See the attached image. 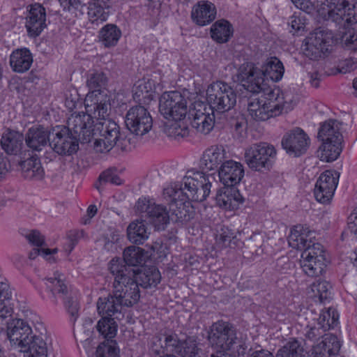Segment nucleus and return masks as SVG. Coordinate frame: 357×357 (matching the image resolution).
Returning <instances> with one entry per match:
<instances>
[{
    "label": "nucleus",
    "mask_w": 357,
    "mask_h": 357,
    "mask_svg": "<svg viewBox=\"0 0 357 357\" xmlns=\"http://www.w3.org/2000/svg\"><path fill=\"white\" fill-rule=\"evenodd\" d=\"M180 183H174L163 190L170 210L177 219L188 221L192 218L190 202H203L211 192L214 177L202 172H188Z\"/></svg>",
    "instance_id": "nucleus-1"
},
{
    "label": "nucleus",
    "mask_w": 357,
    "mask_h": 357,
    "mask_svg": "<svg viewBox=\"0 0 357 357\" xmlns=\"http://www.w3.org/2000/svg\"><path fill=\"white\" fill-rule=\"evenodd\" d=\"M109 270L114 277V295L100 298L97 302L98 312H121L122 306H132L137 303L140 298L139 289L134 281V291L132 288L124 284H132L133 280L126 277L128 271L119 262L118 260H111L109 264Z\"/></svg>",
    "instance_id": "nucleus-2"
},
{
    "label": "nucleus",
    "mask_w": 357,
    "mask_h": 357,
    "mask_svg": "<svg viewBox=\"0 0 357 357\" xmlns=\"http://www.w3.org/2000/svg\"><path fill=\"white\" fill-rule=\"evenodd\" d=\"M7 335L10 343L25 357H47V344L42 337L36 334L30 326L22 319H13L8 322Z\"/></svg>",
    "instance_id": "nucleus-3"
},
{
    "label": "nucleus",
    "mask_w": 357,
    "mask_h": 357,
    "mask_svg": "<svg viewBox=\"0 0 357 357\" xmlns=\"http://www.w3.org/2000/svg\"><path fill=\"white\" fill-rule=\"evenodd\" d=\"M273 98L269 100L255 98L248 104L249 115L255 121H263L271 117L279 116L283 112L291 110L298 102V97L291 91L281 92L279 89L273 90L268 94Z\"/></svg>",
    "instance_id": "nucleus-4"
},
{
    "label": "nucleus",
    "mask_w": 357,
    "mask_h": 357,
    "mask_svg": "<svg viewBox=\"0 0 357 357\" xmlns=\"http://www.w3.org/2000/svg\"><path fill=\"white\" fill-rule=\"evenodd\" d=\"M206 100L210 109L219 112L231 109L236 102V94L229 84L218 81L211 84L206 89Z\"/></svg>",
    "instance_id": "nucleus-5"
},
{
    "label": "nucleus",
    "mask_w": 357,
    "mask_h": 357,
    "mask_svg": "<svg viewBox=\"0 0 357 357\" xmlns=\"http://www.w3.org/2000/svg\"><path fill=\"white\" fill-rule=\"evenodd\" d=\"M94 148L100 153L109 152L120 139V128L112 119L97 122L93 128Z\"/></svg>",
    "instance_id": "nucleus-6"
},
{
    "label": "nucleus",
    "mask_w": 357,
    "mask_h": 357,
    "mask_svg": "<svg viewBox=\"0 0 357 357\" xmlns=\"http://www.w3.org/2000/svg\"><path fill=\"white\" fill-rule=\"evenodd\" d=\"M276 155L275 147L266 142L254 144L245 152V161L248 166L255 171L269 169L272 159Z\"/></svg>",
    "instance_id": "nucleus-7"
},
{
    "label": "nucleus",
    "mask_w": 357,
    "mask_h": 357,
    "mask_svg": "<svg viewBox=\"0 0 357 357\" xmlns=\"http://www.w3.org/2000/svg\"><path fill=\"white\" fill-rule=\"evenodd\" d=\"M159 109L165 119L184 120L188 112V102L179 91L165 92L160 99Z\"/></svg>",
    "instance_id": "nucleus-8"
},
{
    "label": "nucleus",
    "mask_w": 357,
    "mask_h": 357,
    "mask_svg": "<svg viewBox=\"0 0 357 357\" xmlns=\"http://www.w3.org/2000/svg\"><path fill=\"white\" fill-rule=\"evenodd\" d=\"M326 259L322 245L313 243L301 253L300 265L303 271L309 277H318L324 271Z\"/></svg>",
    "instance_id": "nucleus-9"
},
{
    "label": "nucleus",
    "mask_w": 357,
    "mask_h": 357,
    "mask_svg": "<svg viewBox=\"0 0 357 357\" xmlns=\"http://www.w3.org/2000/svg\"><path fill=\"white\" fill-rule=\"evenodd\" d=\"M208 339L211 345L222 354L233 349L236 337L231 324L225 321L214 323L210 328Z\"/></svg>",
    "instance_id": "nucleus-10"
},
{
    "label": "nucleus",
    "mask_w": 357,
    "mask_h": 357,
    "mask_svg": "<svg viewBox=\"0 0 357 357\" xmlns=\"http://www.w3.org/2000/svg\"><path fill=\"white\" fill-rule=\"evenodd\" d=\"M135 209L142 216L148 218L158 230L165 229L169 222V215L167 208L155 204L149 198H139L135 204Z\"/></svg>",
    "instance_id": "nucleus-11"
},
{
    "label": "nucleus",
    "mask_w": 357,
    "mask_h": 357,
    "mask_svg": "<svg viewBox=\"0 0 357 357\" xmlns=\"http://www.w3.org/2000/svg\"><path fill=\"white\" fill-rule=\"evenodd\" d=\"M333 43L332 31L327 29L318 28L306 39L305 54L311 59H317L322 54L328 52Z\"/></svg>",
    "instance_id": "nucleus-12"
},
{
    "label": "nucleus",
    "mask_w": 357,
    "mask_h": 357,
    "mask_svg": "<svg viewBox=\"0 0 357 357\" xmlns=\"http://www.w3.org/2000/svg\"><path fill=\"white\" fill-rule=\"evenodd\" d=\"M86 112L91 120L96 123L109 119V98L104 92L89 91L84 99Z\"/></svg>",
    "instance_id": "nucleus-13"
},
{
    "label": "nucleus",
    "mask_w": 357,
    "mask_h": 357,
    "mask_svg": "<svg viewBox=\"0 0 357 357\" xmlns=\"http://www.w3.org/2000/svg\"><path fill=\"white\" fill-rule=\"evenodd\" d=\"M125 123L131 132L140 136L149 132L153 126L149 112L141 105L132 107L127 112Z\"/></svg>",
    "instance_id": "nucleus-14"
},
{
    "label": "nucleus",
    "mask_w": 357,
    "mask_h": 357,
    "mask_svg": "<svg viewBox=\"0 0 357 357\" xmlns=\"http://www.w3.org/2000/svg\"><path fill=\"white\" fill-rule=\"evenodd\" d=\"M94 120H91L88 112L72 114L68 119L67 127L75 138H78L83 143H88L93 139Z\"/></svg>",
    "instance_id": "nucleus-15"
},
{
    "label": "nucleus",
    "mask_w": 357,
    "mask_h": 357,
    "mask_svg": "<svg viewBox=\"0 0 357 357\" xmlns=\"http://www.w3.org/2000/svg\"><path fill=\"white\" fill-rule=\"evenodd\" d=\"M310 142V138L303 129L295 128L284 135L281 144L289 155L299 157L307 152Z\"/></svg>",
    "instance_id": "nucleus-16"
},
{
    "label": "nucleus",
    "mask_w": 357,
    "mask_h": 357,
    "mask_svg": "<svg viewBox=\"0 0 357 357\" xmlns=\"http://www.w3.org/2000/svg\"><path fill=\"white\" fill-rule=\"evenodd\" d=\"M340 174L335 170H326L319 176L314 189L316 200L329 204L338 184Z\"/></svg>",
    "instance_id": "nucleus-17"
},
{
    "label": "nucleus",
    "mask_w": 357,
    "mask_h": 357,
    "mask_svg": "<svg viewBox=\"0 0 357 357\" xmlns=\"http://www.w3.org/2000/svg\"><path fill=\"white\" fill-rule=\"evenodd\" d=\"M117 260L119 264L128 271L126 273V277L131 278L133 282L135 281L137 284L138 288L139 285L144 288L155 287L160 282L161 275L156 267H144L140 271L137 272L134 269L126 268L119 259ZM124 284L129 287H130L132 288V291H134V282L132 284H128L126 282Z\"/></svg>",
    "instance_id": "nucleus-18"
},
{
    "label": "nucleus",
    "mask_w": 357,
    "mask_h": 357,
    "mask_svg": "<svg viewBox=\"0 0 357 357\" xmlns=\"http://www.w3.org/2000/svg\"><path fill=\"white\" fill-rule=\"evenodd\" d=\"M259 74H261L260 68L252 62L243 63L238 70V79L245 82L247 90L253 93H259L265 91L266 87Z\"/></svg>",
    "instance_id": "nucleus-19"
},
{
    "label": "nucleus",
    "mask_w": 357,
    "mask_h": 357,
    "mask_svg": "<svg viewBox=\"0 0 357 357\" xmlns=\"http://www.w3.org/2000/svg\"><path fill=\"white\" fill-rule=\"evenodd\" d=\"M45 8L38 3L29 6L25 27L30 38H36L47 27Z\"/></svg>",
    "instance_id": "nucleus-20"
},
{
    "label": "nucleus",
    "mask_w": 357,
    "mask_h": 357,
    "mask_svg": "<svg viewBox=\"0 0 357 357\" xmlns=\"http://www.w3.org/2000/svg\"><path fill=\"white\" fill-rule=\"evenodd\" d=\"M228 158L227 152L223 146L213 145L203 152L199 166L202 172L219 170Z\"/></svg>",
    "instance_id": "nucleus-21"
},
{
    "label": "nucleus",
    "mask_w": 357,
    "mask_h": 357,
    "mask_svg": "<svg viewBox=\"0 0 357 357\" xmlns=\"http://www.w3.org/2000/svg\"><path fill=\"white\" fill-rule=\"evenodd\" d=\"M193 116L191 122L192 126L196 130L203 135H208L213 128L215 124V116L210 108H207L204 104H197L192 114Z\"/></svg>",
    "instance_id": "nucleus-22"
},
{
    "label": "nucleus",
    "mask_w": 357,
    "mask_h": 357,
    "mask_svg": "<svg viewBox=\"0 0 357 357\" xmlns=\"http://www.w3.org/2000/svg\"><path fill=\"white\" fill-rule=\"evenodd\" d=\"M218 175L225 186L233 187L243 177L244 169L241 163L227 159L220 167Z\"/></svg>",
    "instance_id": "nucleus-23"
},
{
    "label": "nucleus",
    "mask_w": 357,
    "mask_h": 357,
    "mask_svg": "<svg viewBox=\"0 0 357 357\" xmlns=\"http://www.w3.org/2000/svg\"><path fill=\"white\" fill-rule=\"evenodd\" d=\"M181 341L177 335L174 333L159 334L152 337L151 340V349L156 354L161 353H176L178 350Z\"/></svg>",
    "instance_id": "nucleus-24"
},
{
    "label": "nucleus",
    "mask_w": 357,
    "mask_h": 357,
    "mask_svg": "<svg viewBox=\"0 0 357 357\" xmlns=\"http://www.w3.org/2000/svg\"><path fill=\"white\" fill-rule=\"evenodd\" d=\"M324 5L327 6L328 20L337 23L344 20L347 23L352 22L350 17L349 4L346 0H324Z\"/></svg>",
    "instance_id": "nucleus-25"
},
{
    "label": "nucleus",
    "mask_w": 357,
    "mask_h": 357,
    "mask_svg": "<svg viewBox=\"0 0 357 357\" xmlns=\"http://www.w3.org/2000/svg\"><path fill=\"white\" fill-rule=\"evenodd\" d=\"M78 138L70 137L66 131H59L50 142V146L59 155H71L78 149Z\"/></svg>",
    "instance_id": "nucleus-26"
},
{
    "label": "nucleus",
    "mask_w": 357,
    "mask_h": 357,
    "mask_svg": "<svg viewBox=\"0 0 357 357\" xmlns=\"http://www.w3.org/2000/svg\"><path fill=\"white\" fill-rule=\"evenodd\" d=\"M342 344L333 334H327L321 342L313 347V357H331L339 354Z\"/></svg>",
    "instance_id": "nucleus-27"
},
{
    "label": "nucleus",
    "mask_w": 357,
    "mask_h": 357,
    "mask_svg": "<svg viewBox=\"0 0 357 357\" xmlns=\"http://www.w3.org/2000/svg\"><path fill=\"white\" fill-rule=\"evenodd\" d=\"M216 15L215 6L208 1H200L191 13L192 21L199 26H205L212 22Z\"/></svg>",
    "instance_id": "nucleus-28"
},
{
    "label": "nucleus",
    "mask_w": 357,
    "mask_h": 357,
    "mask_svg": "<svg viewBox=\"0 0 357 357\" xmlns=\"http://www.w3.org/2000/svg\"><path fill=\"white\" fill-rule=\"evenodd\" d=\"M215 201L220 207L234 210L242 202V197L236 188L225 186L217 192Z\"/></svg>",
    "instance_id": "nucleus-29"
},
{
    "label": "nucleus",
    "mask_w": 357,
    "mask_h": 357,
    "mask_svg": "<svg viewBox=\"0 0 357 357\" xmlns=\"http://www.w3.org/2000/svg\"><path fill=\"white\" fill-rule=\"evenodd\" d=\"M12 291L7 282H0V312H13L17 309L25 312L28 309L18 301L13 298Z\"/></svg>",
    "instance_id": "nucleus-30"
},
{
    "label": "nucleus",
    "mask_w": 357,
    "mask_h": 357,
    "mask_svg": "<svg viewBox=\"0 0 357 357\" xmlns=\"http://www.w3.org/2000/svg\"><path fill=\"white\" fill-rule=\"evenodd\" d=\"M49 131L43 126H33L26 134V145L33 151H41L49 142Z\"/></svg>",
    "instance_id": "nucleus-31"
},
{
    "label": "nucleus",
    "mask_w": 357,
    "mask_h": 357,
    "mask_svg": "<svg viewBox=\"0 0 357 357\" xmlns=\"http://www.w3.org/2000/svg\"><path fill=\"white\" fill-rule=\"evenodd\" d=\"M33 63V56L26 47L14 50L10 56V65L13 71L22 73L27 71Z\"/></svg>",
    "instance_id": "nucleus-32"
},
{
    "label": "nucleus",
    "mask_w": 357,
    "mask_h": 357,
    "mask_svg": "<svg viewBox=\"0 0 357 357\" xmlns=\"http://www.w3.org/2000/svg\"><path fill=\"white\" fill-rule=\"evenodd\" d=\"M312 232L302 225H296L291 229L288 238V243L290 247L296 250H305L310 245V236Z\"/></svg>",
    "instance_id": "nucleus-33"
},
{
    "label": "nucleus",
    "mask_w": 357,
    "mask_h": 357,
    "mask_svg": "<svg viewBox=\"0 0 357 357\" xmlns=\"http://www.w3.org/2000/svg\"><path fill=\"white\" fill-rule=\"evenodd\" d=\"M284 68L282 63L277 57H271L266 60L265 63L260 68L259 74L266 83V79H271L273 82L280 81L284 75Z\"/></svg>",
    "instance_id": "nucleus-34"
},
{
    "label": "nucleus",
    "mask_w": 357,
    "mask_h": 357,
    "mask_svg": "<svg viewBox=\"0 0 357 357\" xmlns=\"http://www.w3.org/2000/svg\"><path fill=\"white\" fill-rule=\"evenodd\" d=\"M20 165L24 178L29 180H40L43 178L45 172L36 155H32L22 161Z\"/></svg>",
    "instance_id": "nucleus-35"
},
{
    "label": "nucleus",
    "mask_w": 357,
    "mask_h": 357,
    "mask_svg": "<svg viewBox=\"0 0 357 357\" xmlns=\"http://www.w3.org/2000/svg\"><path fill=\"white\" fill-rule=\"evenodd\" d=\"M211 37L218 43H226L233 36L234 28L226 20H219L211 26Z\"/></svg>",
    "instance_id": "nucleus-36"
},
{
    "label": "nucleus",
    "mask_w": 357,
    "mask_h": 357,
    "mask_svg": "<svg viewBox=\"0 0 357 357\" xmlns=\"http://www.w3.org/2000/svg\"><path fill=\"white\" fill-rule=\"evenodd\" d=\"M342 123L337 120H329L324 123L319 130V138L322 142L335 140L342 142V135L340 132Z\"/></svg>",
    "instance_id": "nucleus-37"
},
{
    "label": "nucleus",
    "mask_w": 357,
    "mask_h": 357,
    "mask_svg": "<svg viewBox=\"0 0 357 357\" xmlns=\"http://www.w3.org/2000/svg\"><path fill=\"white\" fill-rule=\"evenodd\" d=\"M342 142L335 140L322 142L318 150V156L320 160L327 162L335 160L342 152Z\"/></svg>",
    "instance_id": "nucleus-38"
},
{
    "label": "nucleus",
    "mask_w": 357,
    "mask_h": 357,
    "mask_svg": "<svg viewBox=\"0 0 357 357\" xmlns=\"http://www.w3.org/2000/svg\"><path fill=\"white\" fill-rule=\"evenodd\" d=\"M98 37L105 47H114L121 37V31L115 24H107L100 30Z\"/></svg>",
    "instance_id": "nucleus-39"
},
{
    "label": "nucleus",
    "mask_w": 357,
    "mask_h": 357,
    "mask_svg": "<svg viewBox=\"0 0 357 357\" xmlns=\"http://www.w3.org/2000/svg\"><path fill=\"white\" fill-rule=\"evenodd\" d=\"M145 252L142 248L136 246H130L123 251V261L126 265H125L120 259H118L126 268L133 269L132 266L142 265L145 262Z\"/></svg>",
    "instance_id": "nucleus-40"
},
{
    "label": "nucleus",
    "mask_w": 357,
    "mask_h": 357,
    "mask_svg": "<svg viewBox=\"0 0 357 357\" xmlns=\"http://www.w3.org/2000/svg\"><path fill=\"white\" fill-rule=\"evenodd\" d=\"M22 140L23 137L19 132L8 131L2 135L1 145L8 154H17L21 149Z\"/></svg>",
    "instance_id": "nucleus-41"
},
{
    "label": "nucleus",
    "mask_w": 357,
    "mask_h": 357,
    "mask_svg": "<svg viewBox=\"0 0 357 357\" xmlns=\"http://www.w3.org/2000/svg\"><path fill=\"white\" fill-rule=\"evenodd\" d=\"M129 240L136 244H142L148 238L149 233L144 221L136 220L132 222L127 229Z\"/></svg>",
    "instance_id": "nucleus-42"
},
{
    "label": "nucleus",
    "mask_w": 357,
    "mask_h": 357,
    "mask_svg": "<svg viewBox=\"0 0 357 357\" xmlns=\"http://www.w3.org/2000/svg\"><path fill=\"white\" fill-rule=\"evenodd\" d=\"M276 357H305L303 347L300 341L291 338L278 351Z\"/></svg>",
    "instance_id": "nucleus-43"
},
{
    "label": "nucleus",
    "mask_w": 357,
    "mask_h": 357,
    "mask_svg": "<svg viewBox=\"0 0 357 357\" xmlns=\"http://www.w3.org/2000/svg\"><path fill=\"white\" fill-rule=\"evenodd\" d=\"M109 316L104 317L98 321L97 324V329L98 332L105 338L109 340L115 337L117 332V324L114 318Z\"/></svg>",
    "instance_id": "nucleus-44"
},
{
    "label": "nucleus",
    "mask_w": 357,
    "mask_h": 357,
    "mask_svg": "<svg viewBox=\"0 0 357 357\" xmlns=\"http://www.w3.org/2000/svg\"><path fill=\"white\" fill-rule=\"evenodd\" d=\"M165 132L169 137L178 139L187 137L189 130L183 120H172L166 126Z\"/></svg>",
    "instance_id": "nucleus-45"
},
{
    "label": "nucleus",
    "mask_w": 357,
    "mask_h": 357,
    "mask_svg": "<svg viewBox=\"0 0 357 357\" xmlns=\"http://www.w3.org/2000/svg\"><path fill=\"white\" fill-rule=\"evenodd\" d=\"M62 277L63 275L56 271L54 273V277L45 279V285L53 296L56 294L63 296L67 293V286L64 283Z\"/></svg>",
    "instance_id": "nucleus-46"
},
{
    "label": "nucleus",
    "mask_w": 357,
    "mask_h": 357,
    "mask_svg": "<svg viewBox=\"0 0 357 357\" xmlns=\"http://www.w3.org/2000/svg\"><path fill=\"white\" fill-rule=\"evenodd\" d=\"M331 285L326 280H317L311 285L312 296L315 301L324 302L331 295Z\"/></svg>",
    "instance_id": "nucleus-47"
},
{
    "label": "nucleus",
    "mask_w": 357,
    "mask_h": 357,
    "mask_svg": "<svg viewBox=\"0 0 357 357\" xmlns=\"http://www.w3.org/2000/svg\"><path fill=\"white\" fill-rule=\"evenodd\" d=\"M88 16L91 23L98 24L107 20L108 12L105 11V8L101 5V2H94L89 6Z\"/></svg>",
    "instance_id": "nucleus-48"
},
{
    "label": "nucleus",
    "mask_w": 357,
    "mask_h": 357,
    "mask_svg": "<svg viewBox=\"0 0 357 357\" xmlns=\"http://www.w3.org/2000/svg\"><path fill=\"white\" fill-rule=\"evenodd\" d=\"M178 348L177 354L182 357H195L199 351L196 340L192 337H188L181 342Z\"/></svg>",
    "instance_id": "nucleus-49"
},
{
    "label": "nucleus",
    "mask_w": 357,
    "mask_h": 357,
    "mask_svg": "<svg viewBox=\"0 0 357 357\" xmlns=\"http://www.w3.org/2000/svg\"><path fill=\"white\" fill-rule=\"evenodd\" d=\"M107 82V77L102 72L91 73L87 79V86L90 91L102 92L101 89L105 87Z\"/></svg>",
    "instance_id": "nucleus-50"
},
{
    "label": "nucleus",
    "mask_w": 357,
    "mask_h": 357,
    "mask_svg": "<svg viewBox=\"0 0 357 357\" xmlns=\"http://www.w3.org/2000/svg\"><path fill=\"white\" fill-rule=\"evenodd\" d=\"M96 357H119V350L115 342H102L98 345Z\"/></svg>",
    "instance_id": "nucleus-51"
},
{
    "label": "nucleus",
    "mask_w": 357,
    "mask_h": 357,
    "mask_svg": "<svg viewBox=\"0 0 357 357\" xmlns=\"http://www.w3.org/2000/svg\"><path fill=\"white\" fill-rule=\"evenodd\" d=\"M318 324L324 331H328L330 330L331 328H333L338 324V314H318Z\"/></svg>",
    "instance_id": "nucleus-52"
},
{
    "label": "nucleus",
    "mask_w": 357,
    "mask_h": 357,
    "mask_svg": "<svg viewBox=\"0 0 357 357\" xmlns=\"http://www.w3.org/2000/svg\"><path fill=\"white\" fill-rule=\"evenodd\" d=\"M342 43L345 50L357 52V31L348 30L342 37Z\"/></svg>",
    "instance_id": "nucleus-53"
},
{
    "label": "nucleus",
    "mask_w": 357,
    "mask_h": 357,
    "mask_svg": "<svg viewBox=\"0 0 357 357\" xmlns=\"http://www.w3.org/2000/svg\"><path fill=\"white\" fill-rule=\"evenodd\" d=\"M107 183L119 185L121 184V179L119 176L113 174L109 170H107L101 173L99 176L98 183L96 184V188L99 192H100V185Z\"/></svg>",
    "instance_id": "nucleus-54"
},
{
    "label": "nucleus",
    "mask_w": 357,
    "mask_h": 357,
    "mask_svg": "<svg viewBox=\"0 0 357 357\" xmlns=\"http://www.w3.org/2000/svg\"><path fill=\"white\" fill-rule=\"evenodd\" d=\"M151 85L149 82L139 81L135 86V96L141 100V97L142 98H149L151 96Z\"/></svg>",
    "instance_id": "nucleus-55"
},
{
    "label": "nucleus",
    "mask_w": 357,
    "mask_h": 357,
    "mask_svg": "<svg viewBox=\"0 0 357 357\" xmlns=\"http://www.w3.org/2000/svg\"><path fill=\"white\" fill-rule=\"evenodd\" d=\"M233 235V232L227 227H222L216 235V242L221 247H227L229 245Z\"/></svg>",
    "instance_id": "nucleus-56"
},
{
    "label": "nucleus",
    "mask_w": 357,
    "mask_h": 357,
    "mask_svg": "<svg viewBox=\"0 0 357 357\" xmlns=\"http://www.w3.org/2000/svg\"><path fill=\"white\" fill-rule=\"evenodd\" d=\"M295 6L307 13L314 10L316 0H291Z\"/></svg>",
    "instance_id": "nucleus-57"
},
{
    "label": "nucleus",
    "mask_w": 357,
    "mask_h": 357,
    "mask_svg": "<svg viewBox=\"0 0 357 357\" xmlns=\"http://www.w3.org/2000/svg\"><path fill=\"white\" fill-rule=\"evenodd\" d=\"M289 24L292 30L298 33L304 31L305 28V20L302 16L294 15L290 17Z\"/></svg>",
    "instance_id": "nucleus-58"
},
{
    "label": "nucleus",
    "mask_w": 357,
    "mask_h": 357,
    "mask_svg": "<svg viewBox=\"0 0 357 357\" xmlns=\"http://www.w3.org/2000/svg\"><path fill=\"white\" fill-rule=\"evenodd\" d=\"M340 72L343 73H349L357 68V59H346L340 63Z\"/></svg>",
    "instance_id": "nucleus-59"
},
{
    "label": "nucleus",
    "mask_w": 357,
    "mask_h": 357,
    "mask_svg": "<svg viewBox=\"0 0 357 357\" xmlns=\"http://www.w3.org/2000/svg\"><path fill=\"white\" fill-rule=\"evenodd\" d=\"M26 238L28 241L33 245L40 247L42 246L45 242V238L41 234L36 230L31 231L27 234Z\"/></svg>",
    "instance_id": "nucleus-60"
},
{
    "label": "nucleus",
    "mask_w": 357,
    "mask_h": 357,
    "mask_svg": "<svg viewBox=\"0 0 357 357\" xmlns=\"http://www.w3.org/2000/svg\"><path fill=\"white\" fill-rule=\"evenodd\" d=\"M80 236V233L77 231H70L68 234L69 241L68 254H69L75 248L77 243L78 238Z\"/></svg>",
    "instance_id": "nucleus-61"
},
{
    "label": "nucleus",
    "mask_w": 357,
    "mask_h": 357,
    "mask_svg": "<svg viewBox=\"0 0 357 357\" xmlns=\"http://www.w3.org/2000/svg\"><path fill=\"white\" fill-rule=\"evenodd\" d=\"M79 98L77 94L74 96L70 94V96H67L65 100V105L69 110H73L76 108L78 103Z\"/></svg>",
    "instance_id": "nucleus-62"
},
{
    "label": "nucleus",
    "mask_w": 357,
    "mask_h": 357,
    "mask_svg": "<svg viewBox=\"0 0 357 357\" xmlns=\"http://www.w3.org/2000/svg\"><path fill=\"white\" fill-rule=\"evenodd\" d=\"M64 9L70 10V7L77 8L82 3V0H59Z\"/></svg>",
    "instance_id": "nucleus-63"
},
{
    "label": "nucleus",
    "mask_w": 357,
    "mask_h": 357,
    "mask_svg": "<svg viewBox=\"0 0 357 357\" xmlns=\"http://www.w3.org/2000/svg\"><path fill=\"white\" fill-rule=\"evenodd\" d=\"M350 227L354 229V231L357 233V208L355 209L349 218Z\"/></svg>",
    "instance_id": "nucleus-64"
}]
</instances>
